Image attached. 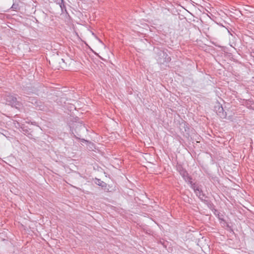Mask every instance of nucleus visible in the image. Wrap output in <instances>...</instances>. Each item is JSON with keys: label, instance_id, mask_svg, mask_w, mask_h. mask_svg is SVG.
<instances>
[{"label": "nucleus", "instance_id": "f257e3e1", "mask_svg": "<svg viewBox=\"0 0 254 254\" xmlns=\"http://www.w3.org/2000/svg\"><path fill=\"white\" fill-rule=\"evenodd\" d=\"M5 100L7 104L17 109L19 108L21 105L20 102L17 100L16 97L11 95L6 96Z\"/></svg>", "mask_w": 254, "mask_h": 254}, {"label": "nucleus", "instance_id": "f03ea898", "mask_svg": "<svg viewBox=\"0 0 254 254\" xmlns=\"http://www.w3.org/2000/svg\"><path fill=\"white\" fill-rule=\"evenodd\" d=\"M218 27V26L216 24H214L210 25L207 28H205L207 36L209 37L210 36L214 35L216 33V30Z\"/></svg>", "mask_w": 254, "mask_h": 254}, {"label": "nucleus", "instance_id": "7ed1b4c3", "mask_svg": "<svg viewBox=\"0 0 254 254\" xmlns=\"http://www.w3.org/2000/svg\"><path fill=\"white\" fill-rule=\"evenodd\" d=\"M215 110L217 115L221 118H225L226 116V114L224 112V109L221 105L218 104L215 106Z\"/></svg>", "mask_w": 254, "mask_h": 254}, {"label": "nucleus", "instance_id": "20e7f679", "mask_svg": "<svg viewBox=\"0 0 254 254\" xmlns=\"http://www.w3.org/2000/svg\"><path fill=\"white\" fill-rule=\"evenodd\" d=\"M196 195L202 201H207V191H195Z\"/></svg>", "mask_w": 254, "mask_h": 254}, {"label": "nucleus", "instance_id": "39448f33", "mask_svg": "<svg viewBox=\"0 0 254 254\" xmlns=\"http://www.w3.org/2000/svg\"><path fill=\"white\" fill-rule=\"evenodd\" d=\"M181 174L186 182L191 183V179L189 176L188 174L186 171H183L182 172H181Z\"/></svg>", "mask_w": 254, "mask_h": 254}, {"label": "nucleus", "instance_id": "423d86ee", "mask_svg": "<svg viewBox=\"0 0 254 254\" xmlns=\"http://www.w3.org/2000/svg\"><path fill=\"white\" fill-rule=\"evenodd\" d=\"M94 182L97 185L101 186L102 188H105L106 187L107 184L104 183L103 181H101L100 179H95Z\"/></svg>", "mask_w": 254, "mask_h": 254}, {"label": "nucleus", "instance_id": "0eeeda50", "mask_svg": "<svg viewBox=\"0 0 254 254\" xmlns=\"http://www.w3.org/2000/svg\"><path fill=\"white\" fill-rule=\"evenodd\" d=\"M29 102H31L32 104H36V101H35V99H31V98H29Z\"/></svg>", "mask_w": 254, "mask_h": 254}, {"label": "nucleus", "instance_id": "6e6552de", "mask_svg": "<svg viewBox=\"0 0 254 254\" xmlns=\"http://www.w3.org/2000/svg\"><path fill=\"white\" fill-rule=\"evenodd\" d=\"M18 5L17 4H15V3H13L11 7L13 10H16L17 8Z\"/></svg>", "mask_w": 254, "mask_h": 254}, {"label": "nucleus", "instance_id": "1a4fd4ad", "mask_svg": "<svg viewBox=\"0 0 254 254\" xmlns=\"http://www.w3.org/2000/svg\"><path fill=\"white\" fill-rule=\"evenodd\" d=\"M194 190H199L198 189Z\"/></svg>", "mask_w": 254, "mask_h": 254}, {"label": "nucleus", "instance_id": "9d476101", "mask_svg": "<svg viewBox=\"0 0 254 254\" xmlns=\"http://www.w3.org/2000/svg\"><path fill=\"white\" fill-rule=\"evenodd\" d=\"M161 53H162L163 55H164V52H161Z\"/></svg>", "mask_w": 254, "mask_h": 254}]
</instances>
